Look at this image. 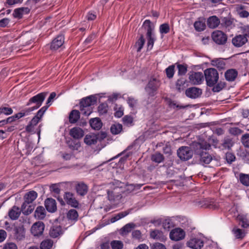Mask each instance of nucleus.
Returning <instances> with one entry per match:
<instances>
[{"mask_svg":"<svg viewBox=\"0 0 249 249\" xmlns=\"http://www.w3.org/2000/svg\"><path fill=\"white\" fill-rule=\"evenodd\" d=\"M210 146L209 143L204 141L193 143L192 147L196 158L199 159L201 163L209 164L212 160V157L206 151Z\"/></svg>","mask_w":249,"mask_h":249,"instance_id":"nucleus-1","label":"nucleus"},{"mask_svg":"<svg viewBox=\"0 0 249 249\" xmlns=\"http://www.w3.org/2000/svg\"><path fill=\"white\" fill-rule=\"evenodd\" d=\"M96 102V98L94 96H89L83 98L80 103V110L81 113L89 116L92 112L91 106Z\"/></svg>","mask_w":249,"mask_h":249,"instance_id":"nucleus-2","label":"nucleus"},{"mask_svg":"<svg viewBox=\"0 0 249 249\" xmlns=\"http://www.w3.org/2000/svg\"><path fill=\"white\" fill-rule=\"evenodd\" d=\"M47 95V92H41L31 98L26 105L29 106L35 104V106L28 108L29 112H32L41 106Z\"/></svg>","mask_w":249,"mask_h":249,"instance_id":"nucleus-3","label":"nucleus"},{"mask_svg":"<svg viewBox=\"0 0 249 249\" xmlns=\"http://www.w3.org/2000/svg\"><path fill=\"white\" fill-rule=\"evenodd\" d=\"M49 106V105L44 106L37 111L36 115L32 119L29 124L27 125L26 130L27 132H33L34 131L35 127L41 119V118Z\"/></svg>","mask_w":249,"mask_h":249,"instance_id":"nucleus-4","label":"nucleus"},{"mask_svg":"<svg viewBox=\"0 0 249 249\" xmlns=\"http://www.w3.org/2000/svg\"><path fill=\"white\" fill-rule=\"evenodd\" d=\"M204 73L206 81L208 86H213L217 82L219 79V74L215 69H207L204 71Z\"/></svg>","mask_w":249,"mask_h":249,"instance_id":"nucleus-5","label":"nucleus"},{"mask_svg":"<svg viewBox=\"0 0 249 249\" xmlns=\"http://www.w3.org/2000/svg\"><path fill=\"white\" fill-rule=\"evenodd\" d=\"M160 86V81L157 78H151L145 90L150 96H154L156 94V91Z\"/></svg>","mask_w":249,"mask_h":249,"instance_id":"nucleus-6","label":"nucleus"},{"mask_svg":"<svg viewBox=\"0 0 249 249\" xmlns=\"http://www.w3.org/2000/svg\"><path fill=\"white\" fill-rule=\"evenodd\" d=\"M177 154L181 160H187L193 157V151L190 147L182 146L178 150Z\"/></svg>","mask_w":249,"mask_h":249,"instance_id":"nucleus-7","label":"nucleus"},{"mask_svg":"<svg viewBox=\"0 0 249 249\" xmlns=\"http://www.w3.org/2000/svg\"><path fill=\"white\" fill-rule=\"evenodd\" d=\"M230 213L233 217H236L237 219L241 223L242 227L246 228L249 227V220L247 218L246 216L243 214H239L236 211V207H232L230 210Z\"/></svg>","mask_w":249,"mask_h":249,"instance_id":"nucleus-8","label":"nucleus"},{"mask_svg":"<svg viewBox=\"0 0 249 249\" xmlns=\"http://www.w3.org/2000/svg\"><path fill=\"white\" fill-rule=\"evenodd\" d=\"M212 37L213 41L219 45L224 44L227 40V36L219 30L214 31L212 35Z\"/></svg>","mask_w":249,"mask_h":249,"instance_id":"nucleus-9","label":"nucleus"},{"mask_svg":"<svg viewBox=\"0 0 249 249\" xmlns=\"http://www.w3.org/2000/svg\"><path fill=\"white\" fill-rule=\"evenodd\" d=\"M185 232L181 228H175L170 232V238L172 240L179 241L184 238Z\"/></svg>","mask_w":249,"mask_h":249,"instance_id":"nucleus-10","label":"nucleus"},{"mask_svg":"<svg viewBox=\"0 0 249 249\" xmlns=\"http://www.w3.org/2000/svg\"><path fill=\"white\" fill-rule=\"evenodd\" d=\"M203 245V240L197 237L191 238L187 242V246L192 249H201Z\"/></svg>","mask_w":249,"mask_h":249,"instance_id":"nucleus-11","label":"nucleus"},{"mask_svg":"<svg viewBox=\"0 0 249 249\" xmlns=\"http://www.w3.org/2000/svg\"><path fill=\"white\" fill-rule=\"evenodd\" d=\"M190 82L194 85L201 84L204 81L203 74L201 72L192 71L189 75Z\"/></svg>","mask_w":249,"mask_h":249,"instance_id":"nucleus-12","label":"nucleus"},{"mask_svg":"<svg viewBox=\"0 0 249 249\" xmlns=\"http://www.w3.org/2000/svg\"><path fill=\"white\" fill-rule=\"evenodd\" d=\"M64 198L67 203L73 208L78 207L79 202L76 199L74 195L71 192H66L64 196Z\"/></svg>","mask_w":249,"mask_h":249,"instance_id":"nucleus-13","label":"nucleus"},{"mask_svg":"<svg viewBox=\"0 0 249 249\" xmlns=\"http://www.w3.org/2000/svg\"><path fill=\"white\" fill-rule=\"evenodd\" d=\"M115 183L117 186H116L114 187V191H107V196L108 200L110 201H114L116 198L118 197H119L121 194H118L119 192L117 191L118 190V188H122L123 187V184L119 181H115Z\"/></svg>","mask_w":249,"mask_h":249,"instance_id":"nucleus-14","label":"nucleus"},{"mask_svg":"<svg viewBox=\"0 0 249 249\" xmlns=\"http://www.w3.org/2000/svg\"><path fill=\"white\" fill-rule=\"evenodd\" d=\"M44 224L42 222H37L33 224L31 228V232L34 236L42 234L44 230Z\"/></svg>","mask_w":249,"mask_h":249,"instance_id":"nucleus-15","label":"nucleus"},{"mask_svg":"<svg viewBox=\"0 0 249 249\" xmlns=\"http://www.w3.org/2000/svg\"><path fill=\"white\" fill-rule=\"evenodd\" d=\"M185 93L187 97L190 98L195 99L199 97L201 95L202 90L198 88L193 87L186 89Z\"/></svg>","mask_w":249,"mask_h":249,"instance_id":"nucleus-16","label":"nucleus"},{"mask_svg":"<svg viewBox=\"0 0 249 249\" xmlns=\"http://www.w3.org/2000/svg\"><path fill=\"white\" fill-rule=\"evenodd\" d=\"M64 42V36L60 35L55 37L52 41L51 45L52 50H57L63 44Z\"/></svg>","mask_w":249,"mask_h":249,"instance_id":"nucleus-17","label":"nucleus"},{"mask_svg":"<svg viewBox=\"0 0 249 249\" xmlns=\"http://www.w3.org/2000/svg\"><path fill=\"white\" fill-rule=\"evenodd\" d=\"M248 40L246 36L239 35L235 36L232 39L233 45L237 47H240L245 44Z\"/></svg>","mask_w":249,"mask_h":249,"instance_id":"nucleus-18","label":"nucleus"},{"mask_svg":"<svg viewBox=\"0 0 249 249\" xmlns=\"http://www.w3.org/2000/svg\"><path fill=\"white\" fill-rule=\"evenodd\" d=\"M45 205L47 210L51 213L56 210V204L55 200L53 198H47L45 201Z\"/></svg>","mask_w":249,"mask_h":249,"instance_id":"nucleus-19","label":"nucleus"},{"mask_svg":"<svg viewBox=\"0 0 249 249\" xmlns=\"http://www.w3.org/2000/svg\"><path fill=\"white\" fill-rule=\"evenodd\" d=\"M150 236L151 238L160 241H164L166 238L163 233L158 230L152 231L150 232Z\"/></svg>","mask_w":249,"mask_h":249,"instance_id":"nucleus-20","label":"nucleus"},{"mask_svg":"<svg viewBox=\"0 0 249 249\" xmlns=\"http://www.w3.org/2000/svg\"><path fill=\"white\" fill-rule=\"evenodd\" d=\"M37 193L35 191H30L29 192L27 193L24 197V203L30 204L32 203L37 197Z\"/></svg>","mask_w":249,"mask_h":249,"instance_id":"nucleus-21","label":"nucleus"},{"mask_svg":"<svg viewBox=\"0 0 249 249\" xmlns=\"http://www.w3.org/2000/svg\"><path fill=\"white\" fill-rule=\"evenodd\" d=\"M70 134L73 138L79 139L84 136V131L81 128L75 127L71 129Z\"/></svg>","mask_w":249,"mask_h":249,"instance_id":"nucleus-22","label":"nucleus"},{"mask_svg":"<svg viewBox=\"0 0 249 249\" xmlns=\"http://www.w3.org/2000/svg\"><path fill=\"white\" fill-rule=\"evenodd\" d=\"M98 138L94 134H89L86 135L84 138V142L87 145H91L97 143Z\"/></svg>","mask_w":249,"mask_h":249,"instance_id":"nucleus-23","label":"nucleus"},{"mask_svg":"<svg viewBox=\"0 0 249 249\" xmlns=\"http://www.w3.org/2000/svg\"><path fill=\"white\" fill-rule=\"evenodd\" d=\"M20 213V209L18 207L14 206L9 210L8 215L12 220H16L18 218Z\"/></svg>","mask_w":249,"mask_h":249,"instance_id":"nucleus-24","label":"nucleus"},{"mask_svg":"<svg viewBox=\"0 0 249 249\" xmlns=\"http://www.w3.org/2000/svg\"><path fill=\"white\" fill-rule=\"evenodd\" d=\"M237 71L234 69H229L225 73L226 79L229 81H234L237 76Z\"/></svg>","mask_w":249,"mask_h":249,"instance_id":"nucleus-25","label":"nucleus"},{"mask_svg":"<svg viewBox=\"0 0 249 249\" xmlns=\"http://www.w3.org/2000/svg\"><path fill=\"white\" fill-rule=\"evenodd\" d=\"M29 9L28 8L21 7L14 10L13 15L15 18H20L24 14L28 13Z\"/></svg>","mask_w":249,"mask_h":249,"instance_id":"nucleus-26","label":"nucleus"},{"mask_svg":"<svg viewBox=\"0 0 249 249\" xmlns=\"http://www.w3.org/2000/svg\"><path fill=\"white\" fill-rule=\"evenodd\" d=\"M35 217L38 219H43L46 216V211L43 206H38L34 213Z\"/></svg>","mask_w":249,"mask_h":249,"instance_id":"nucleus-27","label":"nucleus"},{"mask_svg":"<svg viewBox=\"0 0 249 249\" xmlns=\"http://www.w3.org/2000/svg\"><path fill=\"white\" fill-rule=\"evenodd\" d=\"M62 234V228L60 226H53L50 231V235L53 238L57 237Z\"/></svg>","mask_w":249,"mask_h":249,"instance_id":"nucleus-28","label":"nucleus"},{"mask_svg":"<svg viewBox=\"0 0 249 249\" xmlns=\"http://www.w3.org/2000/svg\"><path fill=\"white\" fill-rule=\"evenodd\" d=\"M30 112H29L28 108H27L22 112H19L12 117L8 118L7 119V122H12L16 119H18L23 116L29 114Z\"/></svg>","mask_w":249,"mask_h":249,"instance_id":"nucleus-29","label":"nucleus"},{"mask_svg":"<svg viewBox=\"0 0 249 249\" xmlns=\"http://www.w3.org/2000/svg\"><path fill=\"white\" fill-rule=\"evenodd\" d=\"M76 190L78 194L83 196L87 194L88 186L84 183H80L76 185Z\"/></svg>","mask_w":249,"mask_h":249,"instance_id":"nucleus-30","label":"nucleus"},{"mask_svg":"<svg viewBox=\"0 0 249 249\" xmlns=\"http://www.w3.org/2000/svg\"><path fill=\"white\" fill-rule=\"evenodd\" d=\"M219 19L216 16H212L208 19L207 24L211 28H215L219 24Z\"/></svg>","mask_w":249,"mask_h":249,"instance_id":"nucleus-31","label":"nucleus"},{"mask_svg":"<svg viewBox=\"0 0 249 249\" xmlns=\"http://www.w3.org/2000/svg\"><path fill=\"white\" fill-rule=\"evenodd\" d=\"M176 86L177 89L179 91H181L187 87L188 85L186 79L184 78H180L177 81Z\"/></svg>","mask_w":249,"mask_h":249,"instance_id":"nucleus-32","label":"nucleus"},{"mask_svg":"<svg viewBox=\"0 0 249 249\" xmlns=\"http://www.w3.org/2000/svg\"><path fill=\"white\" fill-rule=\"evenodd\" d=\"M142 26L147 31L146 35L154 34L152 31L154 30V26L152 24L150 20H145L143 23Z\"/></svg>","mask_w":249,"mask_h":249,"instance_id":"nucleus-33","label":"nucleus"},{"mask_svg":"<svg viewBox=\"0 0 249 249\" xmlns=\"http://www.w3.org/2000/svg\"><path fill=\"white\" fill-rule=\"evenodd\" d=\"M80 118V113L78 110H72L69 115V121L71 123H76Z\"/></svg>","mask_w":249,"mask_h":249,"instance_id":"nucleus-34","label":"nucleus"},{"mask_svg":"<svg viewBox=\"0 0 249 249\" xmlns=\"http://www.w3.org/2000/svg\"><path fill=\"white\" fill-rule=\"evenodd\" d=\"M90 125L94 129L99 130L102 127V122L99 118H93L90 120Z\"/></svg>","mask_w":249,"mask_h":249,"instance_id":"nucleus-35","label":"nucleus"},{"mask_svg":"<svg viewBox=\"0 0 249 249\" xmlns=\"http://www.w3.org/2000/svg\"><path fill=\"white\" fill-rule=\"evenodd\" d=\"M212 65L219 69H223L225 67V63L221 58L215 59L211 61Z\"/></svg>","mask_w":249,"mask_h":249,"instance_id":"nucleus-36","label":"nucleus"},{"mask_svg":"<svg viewBox=\"0 0 249 249\" xmlns=\"http://www.w3.org/2000/svg\"><path fill=\"white\" fill-rule=\"evenodd\" d=\"M67 217L69 220L75 221L78 219V214L75 210L71 209L67 213Z\"/></svg>","mask_w":249,"mask_h":249,"instance_id":"nucleus-37","label":"nucleus"},{"mask_svg":"<svg viewBox=\"0 0 249 249\" xmlns=\"http://www.w3.org/2000/svg\"><path fill=\"white\" fill-rule=\"evenodd\" d=\"M236 11L238 14L241 18H247L249 16V13L244 10V6L242 5H237L236 6Z\"/></svg>","mask_w":249,"mask_h":249,"instance_id":"nucleus-38","label":"nucleus"},{"mask_svg":"<svg viewBox=\"0 0 249 249\" xmlns=\"http://www.w3.org/2000/svg\"><path fill=\"white\" fill-rule=\"evenodd\" d=\"M194 25L196 30L198 32L203 31L206 27L205 22L200 20L196 21Z\"/></svg>","mask_w":249,"mask_h":249,"instance_id":"nucleus-39","label":"nucleus"},{"mask_svg":"<svg viewBox=\"0 0 249 249\" xmlns=\"http://www.w3.org/2000/svg\"><path fill=\"white\" fill-rule=\"evenodd\" d=\"M135 225L133 223H128L126 224L124 227L121 229L122 233L125 234L130 232L132 229H134Z\"/></svg>","mask_w":249,"mask_h":249,"instance_id":"nucleus-40","label":"nucleus"},{"mask_svg":"<svg viewBox=\"0 0 249 249\" xmlns=\"http://www.w3.org/2000/svg\"><path fill=\"white\" fill-rule=\"evenodd\" d=\"M146 36L147 38V48L148 50H151L156 40L155 35L154 34L147 35Z\"/></svg>","mask_w":249,"mask_h":249,"instance_id":"nucleus-41","label":"nucleus"},{"mask_svg":"<svg viewBox=\"0 0 249 249\" xmlns=\"http://www.w3.org/2000/svg\"><path fill=\"white\" fill-rule=\"evenodd\" d=\"M112 249H122L124 247V244L120 240H113L110 243Z\"/></svg>","mask_w":249,"mask_h":249,"instance_id":"nucleus-42","label":"nucleus"},{"mask_svg":"<svg viewBox=\"0 0 249 249\" xmlns=\"http://www.w3.org/2000/svg\"><path fill=\"white\" fill-rule=\"evenodd\" d=\"M232 231L236 238H242L245 236L244 231L236 227L234 228Z\"/></svg>","mask_w":249,"mask_h":249,"instance_id":"nucleus-43","label":"nucleus"},{"mask_svg":"<svg viewBox=\"0 0 249 249\" xmlns=\"http://www.w3.org/2000/svg\"><path fill=\"white\" fill-rule=\"evenodd\" d=\"M108 108L107 103L101 104L98 107V111L100 115H103L106 114Z\"/></svg>","mask_w":249,"mask_h":249,"instance_id":"nucleus-44","label":"nucleus"},{"mask_svg":"<svg viewBox=\"0 0 249 249\" xmlns=\"http://www.w3.org/2000/svg\"><path fill=\"white\" fill-rule=\"evenodd\" d=\"M110 130L113 134H118L122 130V125L120 124H116L112 125Z\"/></svg>","mask_w":249,"mask_h":249,"instance_id":"nucleus-45","label":"nucleus"},{"mask_svg":"<svg viewBox=\"0 0 249 249\" xmlns=\"http://www.w3.org/2000/svg\"><path fill=\"white\" fill-rule=\"evenodd\" d=\"M239 179L241 183L245 186H249V175L240 174Z\"/></svg>","mask_w":249,"mask_h":249,"instance_id":"nucleus-46","label":"nucleus"},{"mask_svg":"<svg viewBox=\"0 0 249 249\" xmlns=\"http://www.w3.org/2000/svg\"><path fill=\"white\" fill-rule=\"evenodd\" d=\"M151 159L152 161L159 163L163 161L164 157L161 154L156 153L152 156Z\"/></svg>","mask_w":249,"mask_h":249,"instance_id":"nucleus-47","label":"nucleus"},{"mask_svg":"<svg viewBox=\"0 0 249 249\" xmlns=\"http://www.w3.org/2000/svg\"><path fill=\"white\" fill-rule=\"evenodd\" d=\"M53 246V241L50 239L44 240L41 243V249H50Z\"/></svg>","mask_w":249,"mask_h":249,"instance_id":"nucleus-48","label":"nucleus"},{"mask_svg":"<svg viewBox=\"0 0 249 249\" xmlns=\"http://www.w3.org/2000/svg\"><path fill=\"white\" fill-rule=\"evenodd\" d=\"M175 65H172L165 69L166 74L168 78H171L173 77L175 73Z\"/></svg>","mask_w":249,"mask_h":249,"instance_id":"nucleus-49","label":"nucleus"},{"mask_svg":"<svg viewBox=\"0 0 249 249\" xmlns=\"http://www.w3.org/2000/svg\"><path fill=\"white\" fill-rule=\"evenodd\" d=\"M145 43V40L143 36H142L139 39L136 43L135 46L137 48V52H140Z\"/></svg>","mask_w":249,"mask_h":249,"instance_id":"nucleus-50","label":"nucleus"},{"mask_svg":"<svg viewBox=\"0 0 249 249\" xmlns=\"http://www.w3.org/2000/svg\"><path fill=\"white\" fill-rule=\"evenodd\" d=\"M178 69V74L180 75H184L187 71V67L186 65L178 64L177 66Z\"/></svg>","mask_w":249,"mask_h":249,"instance_id":"nucleus-51","label":"nucleus"},{"mask_svg":"<svg viewBox=\"0 0 249 249\" xmlns=\"http://www.w3.org/2000/svg\"><path fill=\"white\" fill-rule=\"evenodd\" d=\"M123 121L124 125L130 126L132 125L133 119L130 116L126 115L123 118Z\"/></svg>","mask_w":249,"mask_h":249,"instance_id":"nucleus-52","label":"nucleus"},{"mask_svg":"<svg viewBox=\"0 0 249 249\" xmlns=\"http://www.w3.org/2000/svg\"><path fill=\"white\" fill-rule=\"evenodd\" d=\"M13 112V110L11 107H0V114H3L6 115H10Z\"/></svg>","mask_w":249,"mask_h":249,"instance_id":"nucleus-53","label":"nucleus"},{"mask_svg":"<svg viewBox=\"0 0 249 249\" xmlns=\"http://www.w3.org/2000/svg\"><path fill=\"white\" fill-rule=\"evenodd\" d=\"M241 141L243 144L246 147H249V134H246L242 136Z\"/></svg>","mask_w":249,"mask_h":249,"instance_id":"nucleus-54","label":"nucleus"},{"mask_svg":"<svg viewBox=\"0 0 249 249\" xmlns=\"http://www.w3.org/2000/svg\"><path fill=\"white\" fill-rule=\"evenodd\" d=\"M169 31V26L167 23L161 24L160 27V32L161 34H167Z\"/></svg>","mask_w":249,"mask_h":249,"instance_id":"nucleus-55","label":"nucleus"},{"mask_svg":"<svg viewBox=\"0 0 249 249\" xmlns=\"http://www.w3.org/2000/svg\"><path fill=\"white\" fill-rule=\"evenodd\" d=\"M233 143L231 139H227L224 140L222 146L225 149H229L232 146Z\"/></svg>","mask_w":249,"mask_h":249,"instance_id":"nucleus-56","label":"nucleus"},{"mask_svg":"<svg viewBox=\"0 0 249 249\" xmlns=\"http://www.w3.org/2000/svg\"><path fill=\"white\" fill-rule=\"evenodd\" d=\"M115 112L114 113V115L115 117L117 118L121 117L124 114V108L120 107H119L115 108Z\"/></svg>","mask_w":249,"mask_h":249,"instance_id":"nucleus-57","label":"nucleus"},{"mask_svg":"<svg viewBox=\"0 0 249 249\" xmlns=\"http://www.w3.org/2000/svg\"><path fill=\"white\" fill-rule=\"evenodd\" d=\"M225 86L224 82H220L218 83L213 88V91L214 92H219Z\"/></svg>","mask_w":249,"mask_h":249,"instance_id":"nucleus-58","label":"nucleus"},{"mask_svg":"<svg viewBox=\"0 0 249 249\" xmlns=\"http://www.w3.org/2000/svg\"><path fill=\"white\" fill-rule=\"evenodd\" d=\"M230 134L233 135H237L241 133L242 131L238 127H231L229 129Z\"/></svg>","mask_w":249,"mask_h":249,"instance_id":"nucleus-59","label":"nucleus"},{"mask_svg":"<svg viewBox=\"0 0 249 249\" xmlns=\"http://www.w3.org/2000/svg\"><path fill=\"white\" fill-rule=\"evenodd\" d=\"M151 249H166V248L161 243H155L151 246Z\"/></svg>","mask_w":249,"mask_h":249,"instance_id":"nucleus-60","label":"nucleus"},{"mask_svg":"<svg viewBox=\"0 0 249 249\" xmlns=\"http://www.w3.org/2000/svg\"><path fill=\"white\" fill-rule=\"evenodd\" d=\"M226 158L228 162L231 163L235 160V157L233 154L229 152L226 154Z\"/></svg>","mask_w":249,"mask_h":249,"instance_id":"nucleus-61","label":"nucleus"},{"mask_svg":"<svg viewBox=\"0 0 249 249\" xmlns=\"http://www.w3.org/2000/svg\"><path fill=\"white\" fill-rule=\"evenodd\" d=\"M242 33L244 36L249 37V25H244L241 27Z\"/></svg>","mask_w":249,"mask_h":249,"instance_id":"nucleus-62","label":"nucleus"},{"mask_svg":"<svg viewBox=\"0 0 249 249\" xmlns=\"http://www.w3.org/2000/svg\"><path fill=\"white\" fill-rule=\"evenodd\" d=\"M132 237L136 239L140 240L142 239V233L139 230L134 231L132 233Z\"/></svg>","mask_w":249,"mask_h":249,"instance_id":"nucleus-63","label":"nucleus"},{"mask_svg":"<svg viewBox=\"0 0 249 249\" xmlns=\"http://www.w3.org/2000/svg\"><path fill=\"white\" fill-rule=\"evenodd\" d=\"M3 249H18V248L15 243H9L5 244Z\"/></svg>","mask_w":249,"mask_h":249,"instance_id":"nucleus-64","label":"nucleus"}]
</instances>
